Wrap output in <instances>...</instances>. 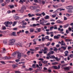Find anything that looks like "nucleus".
Instances as JSON below:
<instances>
[{
	"label": "nucleus",
	"instance_id": "nucleus-1",
	"mask_svg": "<svg viewBox=\"0 0 73 73\" xmlns=\"http://www.w3.org/2000/svg\"><path fill=\"white\" fill-rule=\"evenodd\" d=\"M66 9H68L67 11L69 13H72L73 12V6L72 5H69L66 7Z\"/></svg>",
	"mask_w": 73,
	"mask_h": 73
},
{
	"label": "nucleus",
	"instance_id": "nucleus-2",
	"mask_svg": "<svg viewBox=\"0 0 73 73\" xmlns=\"http://www.w3.org/2000/svg\"><path fill=\"white\" fill-rule=\"evenodd\" d=\"M16 41V40L15 39H12L10 40V43H9V45H13L15 44V42Z\"/></svg>",
	"mask_w": 73,
	"mask_h": 73
},
{
	"label": "nucleus",
	"instance_id": "nucleus-3",
	"mask_svg": "<svg viewBox=\"0 0 73 73\" xmlns=\"http://www.w3.org/2000/svg\"><path fill=\"white\" fill-rule=\"evenodd\" d=\"M27 8V7L25 5H23L21 8V13H23L24 12V10H25V9H26Z\"/></svg>",
	"mask_w": 73,
	"mask_h": 73
},
{
	"label": "nucleus",
	"instance_id": "nucleus-4",
	"mask_svg": "<svg viewBox=\"0 0 73 73\" xmlns=\"http://www.w3.org/2000/svg\"><path fill=\"white\" fill-rule=\"evenodd\" d=\"M17 54H18L17 57L18 59H20L21 57V54L20 52H18Z\"/></svg>",
	"mask_w": 73,
	"mask_h": 73
},
{
	"label": "nucleus",
	"instance_id": "nucleus-5",
	"mask_svg": "<svg viewBox=\"0 0 73 73\" xmlns=\"http://www.w3.org/2000/svg\"><path fill=\"white\" fill-rule=\"evenodd\" d=\"M28 16H29V17H34L35 16V14H31V13H29L28 15Z\"/></svg>",
	"mask_w": 73,
	"mask_h": 73
},
{
	"label": "nucleus",
	"instance_id": "nucleus-6",
	"mask_svg": "<svg viewBox=\"0 0 73 73\" xmlns=\"http://www.w3.org/2000/svg\"><path fill=\"white\" fill-rule=\"evenodd\" d=\"M70 69V66H68L64 68V69L65 70H69Z\"/></svg>",
	"mask_w": 73,
	"mask_h": 73
},
{
	"label": "nucleus",
	"instance_id": "nucleus-7",
	"mask_svg": "<svg viewBox=\"0 0 73 73\" xmlns=\"http://www.w3.org/2000/svg\"><path fill=\"white\" fill-rule=\"evenodd\" d=\"M16 45H17V46L18 47H19V46L22 47V44L20 42H18L17 44H16Z\"/></svg>",
	"mask_w": 73,
	"mask_h": 73
},
{
	"label": "nucleus",
	"instance_id": "nucleus-8",
	"mask_svg": "<svg viewBox=\"0 0 73 73\" xmlns=\"http://www.w3.org/2000/svg\"><path fill=\"white\" fill-rule=\"evenodd\" d=\"M65 42L64 40H62L61 41V46H62V45H64V46H65Z\"/></svg>",
	"mask_w": 73,
	"mask_h": 73
},
{
	"label": "nucleus",
	"instance_id": "nucleus-9",
	"mask_svg": "<svg viewBox=\"0 0 73 73\" xmlns=\"http://www.w3.org/2000/svg\"><path fill=\"white\" fill-rule=\"evenodd\" d=\"M65 55L64 56H68V54L69 53V52L68 51H66L64 52Z\"/></svg>",
	"mask_w": 73,
	"mask_h": 73
},
{
	"label": "nucleus",
	"instance_id": "nucleus-10",
	"mask_svg": "<svg viewBox=\"0 0 73 73\" xmlns=\"http://www.w3.org/2000/svg\"><path fill=\"white\" fill-rule=\"evenodd\" d=\"M41 51H42L43 52L46 51V50H48V48H47L46 47L44 48V50L43 49L40 50Z\"/></svg>",
	"mask_w": 73,
	"mask_h": 73
},
{
	"label": "nucleus",
	"instance_id": "nucleus-11",
	"mask_svg": "<svg viewBox=\"0 0 73 73\" xmlns=\"http://www.w3.org/2000/svg\"><path fill=\"white\" fill-rule=\"evenodd\" d=\"M35 15H36V16H40L41 17H42V15H41V14L37 13H35Z\"/></svg>",
	"mask_w": 73,
	"mask_h": 73
},
{
	"label": "nucleus",
	"instance_id": "nucleus-12",
	"mask_svg": "<svg viewBox=\"0 0 73 73\" xmlns=\"http://www.w3.org/2000/svg\"><path fill=\"white\" fill-rule=\"evenodd\" d=\"M33 70V69L31 68H30L29 69H25V70L26 71H31L32 70Z\"/></svg>",
	"mask_w": 73,
	"mask_h": 73
},
{
	"label": "nucleus",
	"instance_id": "nucleus-13",
	"mask_svg": "<svg viewBox=\"0 0 73 73\" xmlns=\"http://www.w3.org/2000/svg\"><path fill=\"white\" fill-rule=\"evenodd\" d=\"M72 39H66V42H69V41H72Z\"/></svg>",
	"mask_w": 73,
	"mask_h": 73
},
{
	"label": "nucleus",
	"instance_id": "nucleus-14",
	"mask_svg": "<svg viewBox=\"0 0 73 73\" xmlns=\"http://www.w3.org/2000/svg\"><path fill=\"white\" fill-rule=\"evenodd\" d=\"M56 22L57 23H58L59 24H61V23H63V22L61 21L60 20L57 21Z\"/></svg>",
	"mask_w": 73,
	"mask_h": 73
},
{
	"label": "nucleus",
	"instance_id": "nucleus-15",
	"mask_svg": "<svg viewBox=\"0 0 73 73\" xmlns=\"http://www.w3.org/2000/svg\"><path fill=\"white\" fill-rule=\"evenodd\" d=\"M34 31V29L33 28H31L30 29V32H31L32 33Z\"/></svg>",
	"mask_w": 73,
	"mask_h": 73
},
{
	"label": "nucleus",
	"instance_id": "nucleus-16",
	"mask_svg": "<svg viewBox=\"0 0 73 73\" xmlns=\"http://www.w3.org/2000/svg\"><path fill=\"white\" fill-rule=\"evenodd\" d=\"M52 68L55 69H58V67L56 66H53L52 67Z\"/></svg>",
	"mask_w": 73,
	"mask_h": 73
},
{
	"label": "nucleus",
	"instance_id": "nucleus-17",
	"mask_svg": "<svg viewBox=\"0 0 73 73\" xmlns=\"http://www.w3.org/2000/svg\"><path fill=\"white\" fill-rule=\"evenodd\" d=\"M54 39H58V38H59V37L58 36L55 35L54 36Z\"/></svg>",
	"mask_w": 73,
	"mask_h": 73
},
{
	"label": "nucleus",
	"instance_id": "nucleus-18",
	"mask_svg": "<svg viewBox=\"0 0 73 73\" xmlns=\"http://www.w3.org/2000/svg\"><path fill=\"white\" fill-rule=\"evenodd\" d=\"M16 34V32H13L12 33V35H13V36H17V35H15Z\"/></svg>",
	"mask_w": 73,
	"mask_h": 73
},
{
	"label": "nucleus",
	"instance_id": "nucleus-19",
	"mask_svg": "<svg viewBox=\"0 0 73 73\" xmlns=\"http://www.w3.org/2000/svg\"><path fill=\"white\" fill-rule=\"evenodd\" d=\"M45 38L48 41H49V36H45Z\"/></svg>",
	"mask_w": 73,
	"mask_h": 73
},
{
	"label": "nucleus",
	"instance_id": "nucleus-20",
	"mask_svg": "<svg viewBox=\"0 0 73 73\" xmlns=\"http://www.w3.org/2000/svg\"><path fill=\"white\" fill-rule=\"evenodd\" d=\"M49 57L50 58H52L53 59H54V58H55H55H56L55 57V56L54 55H52L51 56H50Z\"/></svg>",
	"mask_w": 73,
	"mask_h": 73
},
{
	"label": "nucleus",
	"instance_id": "nucleus-21",
	"mask_svg": "<svg viewBox=\"0 0 73 73\" xmlns=\"http://www.w3.org/2000/svg\"><path fill=\"white\" fill-rule=\"evenodd\" d=\"M61 48L63 49V50H65L66 49V47L62 46H61Z\"/></svg>",
	"mask_w": 73,
	"mask_h": 73
},
{
	"label": "nucleus",
	"instance_id": "nucleus-22",
	"mask_svg": "<svg viewBox=\"0 0 73 73\" xmlns=\"http://www.w3.org/2000/svg\"><path fill=\"white\" fill-rule=\"evenodd\" d=\"M40 11H41V10L39 9H37L35 10V13H37V12H40Z\"/></svg>",
	"mask_w": 73,
	"mask_h": 73
},
{
	"label": "nucleus",
	"instance_id": "nucleus-23",
	"mask_svg": "<svg viewBox=\"0 0 73 73\" xmlns=\"http://www.w3.org/2000/svg\"><path fill=\"white\" fill-rule=\"evenodd\" d=\"M15 52L12 54V56H15L16 54H17V52Z\"/></svg>",
	"mask_w": 73,
	"mask_h": 73
},
{
	"label": "nucleus",
	"instance_id": "nucleus-24",
	"mask_svg": "<svg viewBox=\"0 0 73 73\" xmlns=\"http://www.w3.org/2000/svg\"><path fill=\"white\" fill-rule=\"evenodd\" d=\"M58 31H60V32H63V31H64V29H61L60 28H58Z\"/></svg>",
	"mask_w": 73,
	"mask_h": 73
},
{
	"label": "nucleus",
	"instance_id": "nucleus-25",
	"mask_svg": "<svg viewBox=\"0 0 73 73\" xmlns=\"http://www.w3.org/2000/svg\"><path fill=\"white\" fill-rule=\"evenodd\" d=\"M55 59L57 61H60V60H61V59L60 58L58 59V57H56Z\"/></svg>",
	"mask_w": 73,
	"mask_h": 73
},
{
	"label": "nucleus",
	"instance_id": "nucleus-26",
	"mask_svg": "<svg viewBox=\"0 0 73 73\" xmlns=\"http://www.w3.org/2000/svg\"><path fill=\"white\" fill-rule=\"evenodd\" d=\"M17 64H14L13 65V68H16V67H17Z\"/></svg>",
	"mask_w": 73,
	"mask_h": 73
},
{
	"label": "nucleus",
	"instance_id": "nucleus-27",
	"mask_svg": "<svg viewBox=\"0 0 73 73\" xmlns=\"http://www.w3.org/2000/svg\"><path fill=\"white\" fill-rule=\"evenodd\" d=\"M50 18V17L48 15H46L45 17V19H49Z\"/></svg>",
	"mask_w": 73,
	"mask_h": 73
},
{
	"label": "nucleus",
	"instance_id": "nucleus-28",
	"mask_svg": "<svg viewBox=\"0 0 73 73\" xmlns=\"http://www.w3.org/2000/svg\"><path fill=\"white\" fill-rule=\"evenodd\" d=\"M9 7L11 9H12V8H14V5H10L9 6Z\"/></svg>",
	"mask_w": 73,
	"mask_h": 73
},
{
	"label": "nucleus",
	"instance_id": "nucleus-29",
	"mask_svg": "<svg viewBox=\"0 0 73 73\" xmlns=\"http://www.w3.org/2000/svg\"><path fill=\"white\" fill-rule=\"evenodd\" d=\"M40 14H41V15H42L43 16H45V15H46L45 13H44V12H42V13H41Z\"/></svg>",
	"mask_w": 73,
	"mask_h": 73
},
{
	"label": "nucleus",
	"instance_id": "nucleus-30",
	"mask_svg": "<svg viewBox=\"0 0 73 73\" xmlns=\"http://www.w3.org/2000/svg\"><path fill=\"white\" fill-rule=\"evenodd\" d=\"M32 8H33L34 9H37V7L36 6H34L32 7Z\"/></svg>",
	"mask_w": 73,
	"mask_h": 73
},
{
	"label": "nucleus",
	"instance_id": "nucleus-31",
	"mask_svg": "<svg viewBox=\"0 0 73 73\" xmlns=\"http://www.w3.org/2000/svg\"><path fill=\"white\" fill-rule=\"evenodd\" d=\"M54 51H51L50 52H49V54H53V53H54Z\"/></svg>",
	"mask_w": 73,
	"mask_h": 73
},
{
	"label": "nucleus",
	"instance_id": "nucleus-32",
	"mask_svg": "<svg viewBox=\"0 0 73 73\" xmlns=\"http://www.w3.org/2000/svg\"><path fill=\"white\" fill-rule=\"evenodd\" d=\"M50 44V42H49L47 43V44L46 45V46H49Z\"/></svg>",
	"mask_w": 73,
	"mask_h": 73
},
{
	"label": "nucleus",
	"instance_id": "nucleus-33",
	"mask_svg": "<svg viewBox=\"0 0 73 73\" xmlns=\"http://www.w3.org/2000/svg\"><path fill=\"white\" fill-rule=\"evenodd\" d=\"M9 24V21L5 22L4 24L5 25H8Z\"/></svg>",
	"mask_w": 73,
	"mask_h": 73
},
{
	"label": "nucleus",
	"instance_id": "nucleus-34",
	"mask_svg": "<svg viewBox=\"0 0 73 73\" xmlns=\"http://www.w3.org/2000/svg\"><path fill=\"white\" fill-rule=\"evenodd\" d=\"M32 67V68H36V66H35V64H33Z\"/></svg>",
	"mask_w": 73,
	"mask_h": 73
},
{
	"label": "nucleus",
	"instance_id": "nucleus-35",
	"mask_svg": "<svg viewBox=\"0 0 73 73\" xmlns=\"http://www.w3.org/2000/svg\"><path fill=\"white\" fill-rule=\"evenodd\" d=\"M52 6L54 7V8H57L58 7V5L54 6V5H53Z\"/></svg>",
	"mask_w": 73,
	"mask_h": 73
},
{
	"label": "nucleus",
	"instance_id": "nucleus-36",
	"mask_svg": "<svg viewBox=\"0 0 73 73\" xmlns=\"http://www.w3.org/2000/svg\"><path fill=\"white\" fill-rule=\"evenodd\" d=\"M40 18V17H37V18H35V20H36V21L37 20H39V19Z\"/></svg>",
	"mask_w": 73,
	"mask_h": 73
},
{
	"label": "nucleus",
	"instance_id": "nucleus-37",
	"mask_svg": "<svg viewBox=\"0 0 73 73\" xmlns=\"http://www.w3.org/2000/svg\"><path fill=\"white\" fill-rule=\"evenodd\" d=\"M17 22H14V23L13 24V27H14L16 24V23H17Z\"/></svg>",
	"mask_w": 73,
	"mask_h": 73
},
{
	"label": "nucleus",
	"instance_id": "nucleus-38",
	"mask_svg": "<svg viewBox=\"0 0 73 73\" xmlns=\"http://www.w3.org/2000/svg\"><path fill=\"white\" fill-rule=\"evenodd\" d=\"M69 57H70V58H72V57H73V54H71L69 55Z\"/></svg>",
	"mask_w": 73,
	"mask_h": 73
},
{
	"label": "nucleus",
	"instance_id": "nucleus-39",
	"mask_svg": "<svg viewBox=\"0 0 73 73\" xmlns=\"http://www.w3.org/2000/svg\"><path fill=\"white\" fill-rule=\"evenodd\" d=\"M7 40H4L3 41V44H7Z\"/></svg>",
	"mask_w": 73,
	"mask_h": 73
},
{
	"label": "nucleus",
	"instance_id": "nucleus-40",
	"mask_svg": "<svg viewBox=\"0 0 73 73\" xmlns=\"http://www.w3.org/2000/svg\"><path fill=\"white\" fill-rule=\"evenodd\" d=\"M69 26V24H67L66 25H64V28H67Z\"/></svg>",
	"mask_w": 73,
	"mask_h": 73
},
{
	"label": "nucleus",
	"instance_id": "nucleus-41",
	"mask_svg": "<svg viewBox=\"0 0 73 73\" xmlns=\"http://www.w3.org/2000/svg\"><path fill=\"white\" fill-rule=\"evenodd\" d=\"M58 64V63L56 62H54V63H53L52 64V65H55L56 64Z\"/></svg>",
	"mask_w": 73,
	"mask_h": 73
},
{
	"label": "nucleus",
	"instance_id": "nucleus-42",
	"mask_svg": "<svg viewBox=\"0 0 73 73\" xmlns=\"http://www.w3.org/2000/svg\"><path fill=\"white\" fill-rule=\"evenodd\" d=\"M36 30H37V31L38 32H40L41 31V29H38L37 28L36 29Z\"/></svg>",
	"mask_w": 73,
	"mask_h": 73
},
{
	"label": "nucleus",
	"instance_id": "nucleus-43",
	"mask_svg": "<svg viewBox=\"0 0 73 73\" xmlns=\"http://www.w3.org/2000/svg\"><path fill=\"white\" fill-rule=\"evenodd\" d=\"M21 33V31L20 30L19 31V32H17V33L18 35V34H20Z\"/></svg>",
	"mask_w": 73,
	"mask_h": 73
},
{
	"label": "nucleus",
	"instance_id": "nucleus-44",
	"mask_svg": "<svg viewBox=\"0 0 73 73\" xmlns=\"http://www.w3.org/2000/svg\"><path fill=\"white\" fill-rule=\"evenodd\" d=\"M45 40V37H43L42 38V41H44Z\"/></svg>",
	"mask_w": 73,
	"mask_h": 73
},
{
	"label": "nucleus",
	"instance_id": "nucleus-45",
	"mask_svg": "<svg viewBox=\"0 0 73 73\" xmlns=\"http://www.w3.org/2000/svg\"><path fill=\"white\" fill-rule=\"evenodd\" d=\"M40 24H41V25H45L44 24V22H41Z\"/></svg>",
	"mask_w": 73,
	"mask_h": 73
},
{
	"label": "nucleus",
	"instance_id": "nucleus-46",
	"mask_svg": "<svg viewBox=\"0 0 73 73\" xmlns=\"http://www.w3.org/2000/svg\"><path fill=\"white\" fill-rule=\"evenodd\" d=\"M37 41V39H34L33 40V41L34 42H36Z\"/></svg>",
	"mask_w": 73,
	"mask_h": 73
},
{
	"label": "nucleus",
	"instance_id": "nucleus-47",
	"mask_svg": "<svg viewBox=\"0 0 73 73\" xmlns=\"http://www.w3.org/2000/svg\"><path fill=\"white\" fill-rule=\"evenodd\" d=\"M52 17L54 18L56 17V15H52Z\"/></svg>",
	"mask_w": 73,
	"mask_h": 73
},
{
	"label": "nucleus",
	"instance_id": "nucleus-48",
	"mask_svg": "<svg viewBox=\"0 0 73 73\" xmlns=\"http://www.w3.org/2000/svg\"><path fill=\"white\" fill-rule=\"evenodd\" d=\"M53 28H54V27H53V26L50 27V31H52L53 29Z\"/></svg>",
	"mask_w": 73,
	"mask_h": 73
},
{
	"label": "nucleus",
	"instance_id": "nucleus-49",
	"mask_svg": "<svg viewBox=\"0 0 73 73\" xmlns=\"http://www.w3.org/2000/svg\"><path fill=\"white\" fill-rule=\"evenodd\" d=\"M58 50V49H57V48L56 47H55L54 49L53 50H54V51H57Z\"/></svg>",
	"mask_w": 73,
	"mask_h": 73
},
{
	"label": "nucleus",
	"instance_id": "nucleus-50",
	"mask_svg": "<svg viewBox=\"0 0 73 73\" xmlns=\"http://www.w3.org/2000/svg\"><path fill=\"white\" fill-rule=\"evenodd\" d=\"M39 60H40V61H42V62H43V61H44V59L42 58H40L39 59Z\"/></svg>",
	"mask_w": 73,
	"mask_h": 73
},
{
	"label": "nucleus",
	"instance_id": "nucleus-51",
	"mask_svg": "<svg viewBox=\"0 0 73 73\" xmlns=\"http://www.w3.org/2000/svg\"><path fill=\"white\" fill-rule=\"evenodd\" d=\"M48 61H43L42 63H44V64H47V63Z\"/></svg>",
	"mask_w": 73,
	"mask_h": 73
},
{
	"label": "nucleus",
	"instance_id": "nucleus-52",
	"mask_svg": "<svg viewBox=\"0 0 73 73\" xmlns=\"http://www.w3.org/2000/svg\"><path fill=\"white\" fill-rule=\"evenodd\" d=\"M45 25H47V26L50 25V23H48L45 24Z\"/></svg>",
	"mask_w": 73,
	"mask_h": 73
},
{
	"label": "nucleus",
	"instance_id": "nucleus-53",
	"mask_svg": "<svg viewBox=\"0 0 73 73\" xmlns=\"http://www.w3.org/2000/svg\"><path fill=\"white\" fill-rule=\"evenodd\" d=\"M3 60H7V57L5 56L3 58Z\"/></svg>",
	"mask_w": 73,
	"mask_h": 73
},
{
	"label": "nucleus",
	"instance_id": "nucleus-54",
	"mask_svg": "<svg viewBox=\"0 0 73 73\" xmlns=\"http://www.w3.org/2000/svg\"><path fill=\"white\" fill-rule=\"evenodd\" d=\"M71 48H72V47L70 46H69L68 47V50L70 49Z\"/></svg>",
	"mask_w": 73,
	"mask_h": 73
},
{
	"label": "nucleus",
	"instance_id": "nucleus-55",
	"mask_svg": "<svg viewBox=\"0 0 73 73\" xmlns=\"http://www.w3.org/2000/svg\"><path fill=\"white\" fill-rule=\"evenodd\" d=\"M7 13L8 14L11 13V11L10 10H9L7 11Z\"/></svg>",
	"mask_w": 73,
	"mask_h": 73
},
{
	"label": "nucleus",
	"instance_id": "nucleus-56",
	"mask_svg": "<svg viewBox=\"0 0 73 73\" xmlns=\"http://www.w3.org/2000/svg\"><path fill=\"white\" fill-rule=\"evenodd\" d=\"M30 50H31L32 52H34L35 51V50L33 49H32V48H31L30 49Z\"/></svg>",
	"mask_w": 73,
	"mask_h": 73
},
{
	"label": "nucleus",
	"instance_id": "nucleus-57",
	"mask_svg": "<svg viewBox=\"0 0 73 73\" xmlns=\"http://www.w3.org/2000/svg\"><path fill=\"white\" fill-rule=\"evenodd\" d=\"M25 33L26 34H28V33H29V31H25Z\"/></svg>",
	"mask_w": 73,
	"mask_h": 73
},
{
	"label": "nucleus",
	"instance_id": "nucleus-58",
	"mask_svg": "<svg viewBox=\"0 0 73 73\" xmlns=\"http://www.w3.org/2000/svg\"><path fill=\"white\" fill-rule=\"evenodd\" d=\"M15 18V20H17V19H19V16H17Z\"/></svg>",
	"mask_w": 73,
	"mask_h": 73
},
{
	"label": "nucleus",
	"instance_id": "nucleus-59",
	"mask_svg": "<svg viewBox=\"0 0 73 73\" xmlns=\"http://www.w3.org/2000/svg\"><path fill=\"white\" fill-rule=\"evenodd\" d=\"M50 35H53L54 34V32H50Z\"/></svg>",
	"mask_w": 73,
	"mask_h": 73
},
{
	"label": "nucleus",
	"instance_id": "nucleus-60",
	"mask_svg": "<svg viewBox=\"0 0 73 73\" xmlns=\"http://www.w3.org/2000/svg\"><path fill=\"white\" fill-rule=\"evenodd\" d=\"M20 59H17L15 60L16 62H19V61H20Z\"/></svg>",
	"mask_w": 73,
	"mask_h": 73
},
{
	"label": "nucleus",
	"instance_id": "nucleus-61",
	"mask_svg": "<svg viewBox=\"0 0 73 73\" xmlns=\"http://www.w3.org/2000/svg\"><path fill=\"white\" fill-rule=\"evenodd\" d=\"M6 1L8 3H9L10 2V0H6Z\"/></svg>",
	"mask_w": 73,
	"mask_h": 73
},
{
	"label": "nucleus",
	"instance_id": "nucleus-62",
	"mask_svg": "<svg viewBox=\"0 0 73 73\" xmlns=\"http://www.w3.org/2000/svg\"><path fill=\"white\" fill-rule=\"evenodd\" d=\"M0 3H3V2H4L3 0H0Z\"/></svg>",
	"mask_w": 73,
	"mask_h": 73
},
{
	"label": "nucleus",
	"instance_id": "nucleus-63",
	"mask_svg": "<svg viewBox=\"0 0 73 73\" xmlns=\"http://www.w3.org/2000/svg\"><path fill=\"white\" fill-rule=\"evenodd\" d=\"M46 33L47 35H50V33L48 32H46Z\"/></svg>",
	"mask_w": 73,
	"mask_h": 73
},
{
	"label": "nucleus",
	"instance_id": "nucleus-64",
	"mask_svg": "<svg viewBox=\"0 0 73 73\" xmlns=\"http://www.w3.org/2000/svg\"><path fill=\"white\" fill-rule=\"evenodd\" d=\"M66 15L67 16H70V15H69V14L68 13L66 14Z\"/></svg>",
	"mask_w": 73,
	"mask_h": 73
}]
</instances>
